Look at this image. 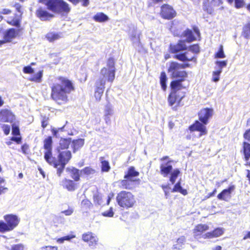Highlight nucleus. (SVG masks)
I'll return each mask as SVG.
<instances>
[{
    "instance_id": "nucleus-54",
    "label": "nucleus",
    "mask_w": 250,
    "mask_h": 250,
    "mask_svg": "<svg viewBox=\"0 0 250 250\" xmlns=\"http://www.w3.org/2000/svg\"><path fill=\"white\" fill-rule=\"evenodd\" d=\"M189 50L194 53H198L199 52V46L198 44H194L189 48Z\"/></svg>"
},
{
    "instance_id": "nucleus-29",
    "label": "nucleus",
    "mask_w": 250,
    "mask_h": 250,
    "mask_svg": "<svg viewBox=\"0 0 250 250\" xmlns=\"http://www.w3.org/2000/svg\"><path fill=\"white\" fill-rule=\"evenodd\" d=\"M182 80L173 81L170 83L171 91L175 92H179L178 91L182 88Z\"/></svg>"
},
{
    "instance_id": "nucleus-32",
    "label": "nucleus",
    "mask_w": 250,
    "mask_h": 250,
    "mask_svg": "<svg viewBox=\"0 0 250 250\" xmlns=\"http://www.w3.org/2000/svg\"><path fill=\"white\" fill-rule=\"evenodd\" d=\"M62 34L60 33L50 32L47 34L46 38L50 42L57 40L61 38Z\"/></svg>"
},
{
    "instance_id": "nucleus-62",
    "label": "nucleus",
    "mask_w": 250,
    "mask_h": 250,
    "mask_svg": "<svg viewBox=\"0 0 250 250\" xmlns=\"http://www.w3.org/2000/svg\"><path fill=\"white\" fill-rule=\"evenodd\" d=\"M11 13V11L9 9H3L0 11V14L3 15H9Z\"/></svg>"
},
{
    "instance_id": "nucleus-8",
    "label": "nucleus",
    "mask_w": 250,
    "mask_h": 250,
    "mask_svg": "<svg viewBox=\"0 0 250 250\" xmlns=\"http://www.w3.org/2000/svg\"><path fill=\"white\" fill-rule=\"evenodd\" d=\"M82 239L84 242L88 244L89 247L92 248H96L99 241L98 236L94 233L89 231L83 234Z\"/></svg>"
},
{
    "instance_id": "nucleus-45",
    "label": "nucleus",
    "mask_w": 250,
    "mask_h": 250,
    "mask_svg": "<svg viewBox=\"0 0 250 250\" xmlns=\"http://www.w3.org/2000/svg\"><path fill=\"white\" fill-rule=\"evenodd\" d=\"M226 55L224 52L223 46L222 45H220L219 50L215 55V58H225Z\"/></svg>"
},
{
    "instance_id": "nucleus-53",
    "label": "nucleus",
    "mask_w": 250,
    "mask_h": 250,
    "mask_svg": "<svg viewBox=\"0 0 250 250\" xmlns=\"http://www.w3.org/2000/svg\"><path fill=\"white\" fill-rule=\"evenodd\" d=\"M12 134L14 135H17L20 134V130L18 125L15 123L12 125Z\"/></svg>"
},
{
    "instance_id": "nucleus-56",
    "label": "nucleus",
    "mask_w": 250,
    "mask_h": 250,
    "mask_svg": "<svg viewBox=\"0 0 250 250\" xmlns=\"http://www.w3.org/2000/svg\"><path fill=\"white\" fill-rule=\"evenodd\" d=\"M23 71L24 73L32 74L34 72V69L30 66H26L23 67Z\"/></svg>"
},
{
    "instance_id": "nucleus-10",
    "label": "nucleus",
    "mask_w": 250,
    "mask_h": 250,
    "mask_svg": "<svg viewBox=\"0 0 250 250\" xmlns=\"http://www.w3.org/2000/svg\"><path fill=\"white\" fill-rule=\"evenodd\" d=\"M140 180L139 179L125 178L119 182L120 186L122 188L132 189L136 187V185L139 184Z\"/></svg>"
},
{
    "instance_id": "nucleus-25",
    "label": "nucleus",
    "mask_w": 250,
    "mask_h": 250,
    "mask_svg": "<svg viewBox=\"0 0 250 250\" xmlns=\"http://www.w3.org/2000/svg\"><path fill=\"white\" fill-rule=\"evenodd\" d=\"M170 162L168 161L166 163H162L160 166L161 173L164 177H166L172 169V166Z\"/></svg>"
},
{
    "instance_id": "nucleus-48",
    "label": "nucleus",
    "mask_w": 250,
    "mask_h": 250,
    "mask_svg": "<svg viewBox=\"0 0 250 250\" xmlns=\"http://www.w3.org/2000/svg\"><path fill=\"white\" fill-rule=\"evenodd\" d=\"M106 67H107V69L115 71L114 60L113 58H110L108 60Z\"/></svg>"
},
{
    "instance_id": "nucleus-64",
    "label": "nucleus",
    "mask_w": 250,
    "mask_h": 250,
    "mask_svg": "<svg viewBox=\"0 0 250 250\" xmlns=\"http://www.w3.org/2000/svg\"><path fill=\"white\" fill-rule=\"evenodd\" d=\"M244 137L246 139L250 141V129L245 132Z\"/></svg>"
},
{
    "instance_id": "nucleus-6",
    "label": "nucleus",
    "mask_w": 250,
    "mask_h": 250,
    "mask_svg": "<svg viewBox=\"0 0 250 250\" xmlns=\"http://www.w3.org/2000/svg\"><path fill=\"white\" fill-rule=\"evenodd\" d=\"M189 66V64H180L178 62H172L170 63L168 68V72L171 74V77L174 78H180L184 80L187 77V73L185 71L180 70L181 69L185 68Z\"/></svg>"
},
{
    "instance_id": "nucleus-43",
    "label": "nucleus",
    "mask_w": 250,
    "mask_h": 250,
    "mask_svg": "<svg viewBox=\"0 0 250 250\" xmlns=\"http://www.w3.org/2000/svg\"><path fill=\"white\" fill-rule=\"evenodd\" d=\"M94 202L96 205H102L103 204V198L102 195L95 194L93 196Z\"/></svg>"
},
{
    "instance_id": "nucleus-31",
    "label": "nucleus",
    "mask_w": 250,
    "mask_h": 250,
    "mask_svg": "<svg viewBox=\"0 0 250 250\" xmlns=\"http://www.w3.org/2000/svg\"><path fill=\"white\" fill-rule=\"evenodd\" d=\"M188 52L183 54H177L174 56V58L182 62L191 61L194 58V56L188 57Z\"/></svg>"
},
{
    "instance_id": "nucleus-33",
    "label": "nucleus",
    "mask_w": 250,
    "mask_h": 250,
    "mask_svg": "<svg viewBox=\"0 0 250 250\" xmlns=\"http://www.w3.org/2000/svg\"><path fill=\"white\" fill-rule=\"evenodd\" d=\"M139 174V173L135 170L134 167H131L128 168L127 173L124 176V178L134 179V177L138 176Z\"/></svg>"
},
{
    "instance_id": "nucleus-34",
    "label": "nucleus",
    "mask_w": 250,
    "mask_h": 250,
    "mask_svg": "<svg viewBox=\"0 0 250 250\" xmlns=\"http://www.w3.org/2000/svg\"><path fill=\"white\" fill-rule=\"evenodd\" d=\"M183 36L186 37V41L188 42L194 41L196 39V37L193 35L192 31L189 29L185 31L183 33Z\"/></svg>"
},
{
    "instance_id": "nucleus-23",
    "label": "nucleus",
    "mask_w": 250,
    "mask_h": 250,
    "mask_svg": "<svg viewBox=\"0 0 250 250\" xmlns=\"http://www.w3.org/2000/svg\"><path fill=\"white\" fill-rule=\"evenodd\" d=\"M140 33H138L136 29H134L130 34L129 38L135 46H139L140 45Z\"/></svg>"
},
{
    "instance_id": "nucleus-30",
    "label": "nucleus",
    "mask_w": 250,
    "mask_h": 250,
    "mask_svg": "<svg viewBox=\"0 0 250 250\" xmlns=\"http://www.w3.org/2000/svg\"><path fill=\"white\" fill-rule=\"evenodd\" d=\"M186 240V237L184 236H181L177 240L176 244L173 245L172 248L179 250H181L183 247V245L185 244Z\"/></svg>"
},
{
    "instance_id": "nucleus-19",
    "label": "nucleus",
    "mask_w": 250,
    "mask_h": 250,
    "mask_svg": "<svg viewBox=\"0 0 250 250\" xmlns=\"http://www.w3.org/2000/svg\"><path fill=\"white\" fill-rule=\"evenodd\" d=\"M234 186H231L228 188L224 189L218 195V199L226 202L229 201L231 198V194L234 190Z\"/></svg>"
},
{
    "instance_id": "nucleus-4",
    "label": "nucleus",
    "mask_w": 250,
    "mask_h": 250,
    "mask_svg": "<svg viewBox=\"0 0 250 250\" xmlns=\"http://www.w3.org/2000/svg\"><path fill=\"white\" fill-rule=\"evenodd\" d=\"M118 204L125 208H132L136 203L135 196L128 191H122L116 196Z\"/></svg>"
},
{
    "instance_id": "nucleus-13",
    "label": "nucleus",
    "mask_w": 250,
    "mask_h": 250,
    "mask_svg": "<svg viewBox=\"0 0 250 250\" xmlns=\"http://www.w3.org/2000/svg\"><path fill=\"white\" fill-rule=\"evenodd\" d=\"M15 120V116L10 110L6 109L0 110V121L13 123Z\"/></svg>"
},
{
    "instance_id": "nucleus-1",
    "label": "nucleus",
    "mask_w": 250,
    "mask_h": 250,
    "mask_svg": "<svg viewBox=\"0 0 250 250\" xmlns=\"http://www.w3.org/2000/svg\"><path fill=\"white\" fill-rule=\"evenodd\" d=\"M51 97L59 104L65 103L67 101V94L73 90L72 83L68 79L61 78L59 83H54L51 87Z\"/></svg>"
},
{
    "instance_id": "nucleus-63",
    "label": "nucleus",
    "mask_w": 250,
    "mask_h": 250,
    "mask_svg": "<svg viewBox=\"0 0 250 250\" xmlns=\"http://www.w3.org/2000/svg\"><path fill=\"white\" fill-rule=\"evenodd\" d=\"M58 248L57 247L53 246H46L42 248V250H57Z\"/></svg>"
},
{
    "instance_id": "nucleus-37",
    "label": "nucleus",
    "mask_w": 250,
    "mask_h": 250,
    "mask_svg": "<svg viewBox=\"0 0 250 250\" xmlns=\"http://www.w3.org/2000/svg\"><path fill=\"white\" fill-rule=\"evenodd\" d=\"M94 20L98 22H104L108 20V17L103 13H97L93 17Z\"/></svg>"
},
{
    "instance_id": "nucleus-39",
    "label": "nucleus",
    "mask_w": 250,
    "mask_h": 250,
    "mask_svg": "<svg viewBox=\"0 0 250 250\" xmlns=\"http://www.w3.org/2000/svg\"><path fill=\"white\" fill-rule=\"evenodd\" d=\"M160 79V84L161 85V87L163 90L165 91L167 87V84H166L167 78V76H166L165 72H161Z\"/></svg>"
},
{
    "instance_id": "nucleus-51",
    "label": "nucleus",
    "mask_w": 250,
    "mask_h": 250,
    "mask_svg": "<svg viewBox=\"0 0 250 250\" xmlns=\"http://www.w3.org/2000/svg\"><path fill=\"white\" fill-rule=\"evenodd\" d=\"M95 172V170L89 167H85L81 171V173L83 172L84 174H85L86 175L94 174Z\"/></svg>"
},
{
    "instance_id": "nucleus-49",
    "label": "nucleus",
    "mask_w": 250,
    "mask_h": 250,
    "mask_svg": "<svg viewBox=\"0 0 250 250\" xmlns=\"http://www.w3.org/2000/svg\"><path fill=\"white\" fill-rule=\"evenodd\" d=\"M114 211L113 208L111 207L109 210L105 211L102 213V215L104 217H112L114 215Z\"/></svg>"
},
{
    "instance_id": "nucleus-3",
    "label": "nucleus",
    "mask_w": 250,
    "mask_h": 250,
    "mask_svg": "<svg viewBox=\"0 0 250 250\" xmlns=\"http://www.w3.org/2000/svg\"><path fill=\"white\" fill-rule=\"evenodd\" d=\"M71 157V153L69 150L60 151L59 150L58 159L57 160L54 157L53 160L54 163L56 165L55 166L54 164L49 165L53 166L54 167L57 169V174L59 176H60L65 167V165L70 160Z\"/></svg>"
},
{
    "instance_id": "nucleus-59",
    "label": "nucleus",
    "mask_w": 250,
    "mask_h": 250,
    "mask_svg": "<svg viewBox=\"0 0 250 250\" xmlns=\"http://www.w3.org/2000/svg\"><path fill=\"white\" fill-rule=\"evenodd\" d=\"M91 203L87 199H83L81 202V206L82 207H85L86 208H89L90 206Z\"/></svg>"
},
{
    "instance_id": "nucleus-58",
    "label": "nucleus",
    "mask_w": 250,
    "mask_h": 250,
    "mask_svg": "<svg viewBox=\"0 0 250 250\" xmlns=\"http://www.w3.org/2000/svg\"><path fill=\"white\" fill-rule=\"evenodd\" d=\"M74 211V209L72 208H69L68 209L62 211V213L65 214L66 216L71 215Z\"/></svg>"
},
{
    "instance_id": "nucleus-26",
    "label": "nucleus",
    "mask_w": 250,
    "mask_h": 250,
    "mask_svg": "<svg viewBox=\"0 0 250 250\" xmlns=\"http://www.w3.org/2000/svg\"><path fill=\"white\" fill-rule=\"evenodd\" d=\"M62 185L69 191H74L76 189V184L71 180L65 179L62 181Z\"/></svg>"
},
{
    "instance_id": "nucleus-2",
    "label": "nucleus",
    "mask_w": 250,
    "mask_h": 250,
    "mask_svg": "<svg viewBox=\"0 0 250 250\" xmlns=\"http://www.w3.org/2000/svg\"><path fill=\"white\" fill-rule=\"evenodd\" d=\"M39 2L46 6L47 9L54 13L68 12L69 5L63 0H40Z\"/></svg>"
},
{
    "instance_id": "nucleus-9",
    "label": "nucleus",
    "mask_w": 250,
    "mask_h": 250,
    "mask_svg": "<svg viewBox=\"0 0 250 250\" xmlns=\"http://www.w3.org/2000/svg\"><path fill=\"white\" fill-rule=\"evenodd\" d=\"M115 71L107 69V67H104L101 70L100 77L97 81L102 80L105 82L112 83L115 78Z\"/></svg>"
},
{
    "instance_id": "nucleus-18",
    "label": "nucleus",
    "mask_w": 250,
    "mask_h": 250,
    "mask_svg": "<svg viewBox=\"0 0 250 250\" xmlns=\"http://www.w3.org/2000/svg\"><path fill=\"white\" fill-rule=\"evenodd\" d=\"M185 96L183 93L180 94V92L171 91L168 98V102L170 106H172L177 102L179 104Z\"/></svg>"
},
{
    "instance_id": "nucleus-20",
    "label": "nucleus",
    "mask_w": 250,
    "mask_h": 250,
    "mask_svg": "<svg viewBox=\"0 0 250 250\" xmlns=\"http://www.w3.org/2000/svg\"><path fill=\"white\" fill-rule=\"evenodd\" d=\"M172 53H175L187 49V45L184 41H180L177 44L170 46Z\"/></svg>"
},
{
    "instance_id": "nucleus-12",
    "label": "nucleus",
    "mask_w": 250,
    "mask_h": 250,
    "mask_svg": "<svg viewBox=\"0 0 250 250\" xmlns=\"http://www.w3.org/2000/svg\"><path fill=\"white\" fill-rule=\"evenodd\" d=\"M209 229V227L206 224H199L195 226L193 230V237L196 239L201 238L204 239L203 233Z\"/></svg>"
},
{
    "instance_id": "nucleus-61",
    "label": "nucleus",
    "mask_w": 250,
    "mask_h": 250,
    "mask_svg": "<svg viewBox=\"0 0 250 250\" xmlns=\"http://www.w3.org/2000/svg\"><path fill=\"white\" fill-rule=\"evenodd\" d=\"M12 250H24V247L22 245H16L12 247Z\"/></svg>"
},
{
    "instance_id": "nucleus-27",
    "label": "nucleus",
    "mask_w": 250,
    "mask_h": 250,
    "mask_svg": "<svg viewBox=\"0 0 250 250\" xmlns=\"http://www.w3.org/2000/svg\"><path fill=\"white\" fill-rule=\"evenodd\" d=\"M84 140L83 139H79L77 140H74L72 142V147L73 148V152L80 149L84 145Z\"/></svg>"
},
{
    "instance_id": "nucleus-50",
    "label": "nucleus",
    "mask_w": 250,
    "mask_h": 250,
    "mask_svg": "<svg viewBox=\"0 0 250 250\" xmlns=\"http://www.w3.org/2000/svg\"><path fill=\"white\" fill-rule=\"evenodd\" d=\"M7 22L11 25H13L18 27L20 26V20L17 18H14L11 20L7 21Z\"/></svg>"
},
{
    "instance_id": "nucleus-24",
    "label": "nucleus",
    "mask_w": 250,
    "mask_h": 250,
    "mask_svg": "<svg viewBox=\"0 0 250 250\" xmlns=\"http://www.w3.org/2000/svg\"><path fill=\"white\" fill-rule=\"evenodd\" d=\"M224 233V230L222 228H217L212 232H208L204 235V239L212 238L222 235Z\"/></svg>"
},
{
    "instance_id": "nucleus-35",
    "label": "nucleus",
    "mask_w": 250,
    "mask_h": 250,
    "mask_svg": "<svg viewBox=\"0 0 250 250\" xmlns=\"http://www.w3.org/2000/svg\"><path fill=\"white\" fill-rule=\"evenodd\" d=\"M71 143V139H62V138L60 141V146L58 148V150L60 151V149H67Z\"/></svg>"
},
{
    "instance_id": "nucleus-55",
    "label": "nucleus",
    "mask_w": 250,
    "mask_h": 250,
    "mask_svg": "<svg viewBox=\"0 0 250 250\" xmlns=\"http://www.w3.org/2000/svg\"><path fill=\"white\" fill-rule=\"evenodd\" d=\"M235 6L237 8H240L244 6L245 2L244 0H234Z\"/></svg>"
},
{
    "instance_id": "nucleus-52",
    "label": "nucleus",
    "mask_w": 250,
    "mask_h": 250,
    "mask_svg": "<svg viewBox=\"0 0 250 250\" xmlns=\"http://www.w3.org/2000/svg\"><path fill=\"white\" fill-rule=\"evenodd\" d=\"M63 128H64V126H62V127H60L58 128H52V129L51 130L52 134H53L54 136H55L57 138L60 137V136L59 135L58 133L59 131H62Z\"/></svg>"
},
{
    "instance_id": "nucleus-44",
    "label": "nucleus",
    "mask_w": 250,
    "mask_h": 250,
    "mask_svg": "<svg viewBox=\"0 0 250 250\" xmlns=\"http://www.w3.org/2000/svg\"><path fill=\"white\" fill-rule=\"evenodd\" d=\"M179 173L180 170L178 169H174L171 173L170 181L171 182L172 184H173L175 183L176 179Z\"/></svg>"
},
{
    "instance_id": "nucleus-5",
    "label": "nucleus",
    "mask_w": 250,
    "mask_h": 250,
    "mask_svg": "<svg viewBox=\"0 0 250 250\" xmlns=\"http://www.w3.org/2000/svg\"><path fill=\"white\" fill-rule=\"evenodd\" d=\"M5 221H0V232L9 231L15 228L19 223L18 217L13 214L6 215L4 216Z\"/></svg>"
},
{
    "instance_id": "nucleus-41",
    "label": "nucleus",
    "mask_w": 250,
    "mask_h": 250,
    "mask_svg": "<svg viewBox=\"0 0 250 250\" xmlns=\"http://www.w3.org/2000/svg\"><path fill=\"white\" fill-rule=\"evenodd\" d=\"M75 237H76L75 235L71 234L63 236L62 237H61L60 238H58L57 240V242L58 243L62 244L64 242V241H70L72 239L74 238Z\"/></svg>"
},
{
    "instance_id": "nucleus-16",
    "label": "nucleus",
    "mask_w": 250,
    "mask_h": 250,
    "mask_svg": "<svg viewBox=\"0 0 250 250\" xmlns=\"http://www.w3.org/2000/svg\"><path fill=\"white\" fill-rule=\"evenodd\" d=\"M37 17L43 21H48L54 17V15L48 12L45 8L40 7L36 12Z\"/></svg>"
},
{
    "instance_id": "nucleus-40",
    "label": "nucleus",
    "mask_w": 250,
    "mask_h": 250,
    "mask_svg": "<svg viewBox=\"0 0 250 250\" xmlns=\"http://www.w3.org/2000/svg\"><path fill=\"white\" fill-rule=\"evenodd\" d=\"M244 153L245 157L247 160L250 157V144L247 143H244Z\"/></svg>"
},
{
    "instance_id": "nucleus-21",
    "label": "nucleus",
    "mask_w": 250,
    "mask_h": 250,
    "mask_svg": "<svg viewBox=\"0 0 250 250\" xmlns=\"http://www.w3.org/2000/svg\"><path fill=\"white\" fill-rule=\"evenodd\" d=\"M114 114V109L112 105L108 103L104 107V119L106 123L110 121V117Z\"/></svg>"
},
{
    "instance_id": "nucleus-60",
    "label": "nucleus",
    "mask_w": 250,
    "mask_h": 250,
    "mask_svg": "<svg viewBox=\"0 0 250 250\" xmlns=\"http://www.w3.org/2000/svg\"><path fill=\"white\" fill-rule=\"evenodd\" d=\"M182 187L180 185V183L179 182L175 184L174 187V188L172 189V192H179L180 190L182 189Z\"/></svg>"
},
{
    "instance_id": "nucleus-22",
    "label": "nucleus",
    "mask_w": 250,
    "mask_h": 250,
    "mask_svg": "<svg viewBox=\"0 0 250 250\" xmlns=\"http://www.w3.org/2000/svg\"><path fill=\"white\" fill-rule=\"evenodd\" d=\"M18 34V31L14 28H10L6 30L4 33V39L6 42H10L16 37Z\"/></svg>"
},
{
    "instance_id": "nucleus-28",
    "label": "nucleus",
    "mask_w": 250,
    "mask_h": 250,
    "mask_svg": "<svg viewBox=\"0 0 250 250\" xmlns=\"http://www.w3.org/2000/svg\"><path fill=\"white\" fill-rule=\"evenodd\" d=\"M66 170L70 172L71 177L75 181H78L80 180V171L79 169L74 167H68Z\"/></svg>"
},
{
    "instance_id": "nucleus-42",
    "label": "nucleus",
    "mask_w": 250,
    "mask_h": 250,
    "mask_svg": "<svg viewBox=\"0 0 250 250\" xmlns=\"http://www.w3.org/2000/svg\"><path fill=\"white\" fill-rule=\"evenodd\" d=\"M227 62L226 61H217L215 62V69L216 70H220L222 72V69L227 66Z\"/></svg>"
},
{
    "instance_id": "nucleus-38",
    "label": "nucleus",
    "mask_w": 250,
    "mask_h": 250,
    "mask_svg": "<svg viewBox=\"0 0 250 250\" xmlns=\"http://www.w3.org/2000/svg\"><path fill=\"white\" fill-rule=\"evenodd\" d=\"M101 163V169L103 172H108L110 169V166L108 161L104 160V158H100Z\"/></svg>"
},
{
    "instance_id": "nucleus-17",
    "label": "nucleus",
    "mask_w": 250,
    "mask_h": 250,
    "mask_svg": "<svg viewBox=\"0 0 250 250\" xmlns=\"http://www.w3.org/2000/svg\"><path fill=\"white\" fill-rule=\"evenodd\" d=\"M104 81H97L95 83V97L97 101H100L104 89Z\"/></svg>"
},
{
    "instance_id": "nucleus-15",
    "label": "nucleus",
    "mask_w": 250,
    "mask_h": 250,
    "mask_svg": "<svg viewBox=\"0 0 250 250\" xmlns=\"http://www.w3.org/2000/svg\"><path fill=\"white\" fill-rule=\"evenodd\" d=\"M161 15L164 19H171L176 15L175 11L168 5H164L161 7Z\"/></svg>"
},
{
    "instance_id": "nucleus-57",
    "label": "nucleus",
    "mask_w": 250,
    "mask_h": 250,
    "mask_svg": "<svg viewBox=\"0 0 250 250\" xmlns=\"http://www.w3.org/2000/svg\"><path fill=\"white\" fill-rule=\"evenodd\" d=\"M2 130L5 135H8L10 131V126L8 125H3L2 126Z\"/></svg>"
},
{
    "instance_id": "nucleus-14",
    "label": "nucleus",
    "mask_w": 250,
    "mask_h": 250,
    "mask_svg": "<svg viewBox=\"0 0 250 250\" xmlns=\"http://www.w3.org/2000/svg\"><path fill=\"white\" fill-rule=\"evenodd\" d=\"M206 125H204L203 123H201L198 121H196L194 124L190 125L189 127L191 131H198L200 132L199 136L201 137L203 135L207 134V130L206 127Z\"/></svg>"
},
{
    "instance_id": "nucleus-7",
    "label": "nucleus",
    "mask_w": 250,
    "mask_h": 250,
    "mask_svg": "<svg viewBox=\"0 0 250 250\" xmlns=\"http://www.w3.org/2000/svg\"><path fill=\"white\" fill-rule=\"evenodd\" d=\"M52 137L49 136L43 141V148L45 149L44 158L46 162L49 164L56 165L53 161L54 157L52 156Z\"/></svg>"
},
{
    "instance_id": "nucleus-11",
    "label": "nucleus",
    "mask_w": 250,
    "mask_h": 250,
    "mask_svg": "<svg viewBox=\"0 0 250 250\" xmlns=\"http://www.w3.org/2000/svg\"><path fill=\"white\" fill-rule=\"evenodd\" d=\"M213 109L211 108H205L202 109L198 113L199 120L204 125H207L208 120L213 115Z\"/></svg>"
},
{
    "instance_id": "nucleus-46",
    "label": "nucleus",
    "mask_w": 250,
    "mask_h": 250,
    "mask_svg": "<svg viewBox=\"0 0 250 250\" xmlns=\"http://www.w3.org/2000/svg\"><path fill=\"white\" fill-rule=\"evenodd\" d=\"M243 35L246 38H248L250 36V22L246 24L243 27Z\"/></svg>"
},
{
    "instance_id": "nucleus-36",
    "label": "nucleus",
    "mask_w": 250,
    "mask_h": 250,
    "mask_svg": "<svg viewBox=\"0 0 250 250\" xmlns=\"http://www.w3.org/2000/svg\"><path fill=\"white\" fill-rule=\"evenodd\" d=\"M43 75V71L41 70L38 72L37 74L31 76L29 80L30 81L34 82L36 83H40L42 82V79Z\"/></svg>"
},
{
    "instance_id": "nucleus-47",
    "label": "nucleus",
    "mask_w": 250,
    "mask_h": 250,
    "mask_svg": "<svg viewBox=\"0 0 250 250\" xmlns=\"http://www.w3.org/2000/svg\"><path fill=\"white\" fill-rule=\"evenodd\" d=\"M222 72L220 70H215L212 73V81L214 82H217L219 81L220 75Z\"/></svg>"
}]
</instances>
